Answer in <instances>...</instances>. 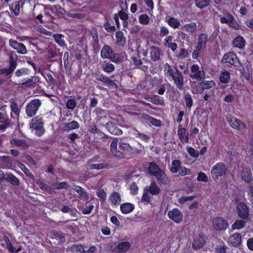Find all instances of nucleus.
<instances>
[{
  "instance_id": "864d4df0",
  "label": "nucleus",
  "mask_w": 253,
  "mask_h": 253,
  "mask_svg": "<svg viewBox=\"0 0 253 253\" xmlns=\"http://www.w3.org/2000/svg\"><path fill=\"white\" fill-rule=\"evenodd\" d=\"M215 84L213 81H203L201 83L203 89L211 88L215 86Z\"/></svg>"
},
{
  "instance_id": "dca6fc26",
  "label": "nucleus",
  "mask_w": 253,
  "mask_h": 253,
  "mask_svg": "<svg viewBox=\"0 0 253 253\" xmlns=\"http://www.w3.org/2000/svg\"><path fill=\"white\" fill-rule=\"evenodd\" d=\"M17 63L16 60L10 56L9 60V67L8 68H4L0 70L1 74L7 76L10 75L16 69Z\"/></svg>"
},
{
  "instance_id": "13d9d810",
  "label": "nucleus",
  "mask_w": 253,
  "mask_h": 253,
  "mask_svg": "<svg viewBox=\"0 0 253 253\" xmlns=\"http://www.w3.org/2000/svg\"><path fill=\"white\" fill-rule=\"evenodd\" d=\"M19 168L25 173V174L30 178L33 177V175L30 172V170L26 167V166L21 163L18 164Z\"/></svg>"
},
{
  "instance_id": "0e129e2a",
  "label": "nucleus",
  "mask_w": 253,
  "mask_h": 253,
  "mask_svg": "<svg viewBox=\"0 0 253 253\" xmlns=\"http://www.w3.org/2000/svg\"><path fill=\"white\" fill-rule=\"evenodd\" d=\"M76 101L74 99H70L67 101L66 103V106L67 109L73 110L76 106Z\"/></svg>"
},
{
  "instance_id": "49530a36",
  "label": "nucleus",
  "mask_w": 253,
  "mask_h": 253,
  "mask_svg": "<svg viewBox=\"0 0 253 253\" xmlns=\"http://www.w3.org/2000/svg\"><path fill=\"white\" fill-rule=\"evenodd\" d=\"M176 70L178 69L176 68L172 69L168 63H166L164 65V71L167 76L171 77L176 72Z\"/></svg>"
},
{
  "instance_id": "774afa93",
  "label": "nucleus",
  "mask_w": 253,
  "mask_h": 253,
  "mask_svg": "<svg viewBox=\"0 0 253 253\" xmlns=\"http://www.w3.org/2000/svg\"><path fill=\"white\" fill-rule=\"evenodd\" d=\"M248 194L250 201L253 203V183H251L248 188Z\"/></svg>"
},
{
  "instance_id": "cd10ccee",
  "label": "nucleus",
  "mask_w": 253,
  "mask_h": 253,
  "mask_svg": "<svg viewBox=\"0 0 253 253\" xmlns=\"http://www.w3.org/2000/svg\"><path fill=\"white\" fill-rule=\"evenodd\" d=\"M13 147H19L23 149H26L29 147V145L24 139H20L12 138L10 142Z\"/></svg>"
},
{
  "instance_id": "a211bd4d",
  "label": "nucleus",
  "mask_w": 253,
  "mask_h": 253,
  "mask_svg": "<svg viewBox=\"0 0 253 253\" xmlns=\"http://www.w3.org/2000/svg\"><path fill=\"white\" fill-rule=\"evenodd\" d=\"M95 78L97 81L103 83L113 88L117 89L118 87L117 84L113 81L102 74L96 75Z\"/></svg>"
},
{
  "instance_id": "f3484780",
  "label": "nucleus",
  "mask_w": 253,
  "mask_h": 253,
  "mask_svg": "<svg viewBox=\"0 0 253 253\" xmlns=\"http://www.w3.org/2000/svg\"><path fill=\"white\" fill-rule=\"evenodd\" d=\"M177 136L180 141L184 143H188L189 141V136L188 133H186V129L183 127L181 125L178 126L177 130Z\"/></svg>"
},
{
  "instance_id": "a18cd8bd",
  "label": "nucleus",
  "mask_w": 253,
  "mask_h": 253,
  "mask_svg": "<svg viewBox=\"0 0 253 253\" xmlns=\"http://www.w3.org/2000/svg\"><path fill=\"white\" fill-rule=\"evenodd\" d=\"M116 37L117 42L120 45L123 46L126 44V41L122 32H117L116 33Z\"/></svg>"
},
{
  "instance_id": "37998d69",
  "label": "nucleus",
  "mask_w": 253,
  "mask_h": 253,
  "mask_svg": "<svg viewBox=\"0 0 253 253\" xmlns=\"http://www.w3.org/2000/svg\"><path fill=\"white\" fill-rule=\"evenodd\" d=\"M10 108L11 110V117L13 118H18L19 115L20 111L18 109L17 104L14 102H11Z\"/></svg>"
},
{
  "instance_id": "393cba45",
  "label": "nucleus",
  "mask_w": 253,
  "mask_h": 253,
  "mask_svg": "<svg viewBox=\"0 0 253 253\" xmlns=\"http://www.w3.org/2000/svg\"><path fill=\"white\" fill-rule=\"evenodd\" d=\"M208 36L205 33H202L199 36L197 46L198 50H201L206 47L208 42Z\"/></svg>"
},
{
  "instance_id": "1a4fd4ad",
  "label": "nucleus",
  "mask_w": 253,
  "mask_h": 253,
  "mask_svg": "<svg viewBox=\"0 0 253 253\" xmlns=\"http://www.w3.org/2000/svg\"><path fill=\"white\" fill-rule=\"evenodd\" d=\"M9 45L20 54H26L28 50L26 46L22 43L18 42L17 41L10 39L9 41Z\"/></svg>"
},
{
  "instance_id": "2f4dec72",
  "label": "nucleus",
  "mask_w": 253,
  "mask_h": 253,
  "mask_svg": "<svg viewBox=\"0 0 253 253\" xmlns=\"http://www.w3.org/2000/svg\"><path fill=\"white\" fill-rule=\"evenodd\" d=\"M73 189L79 194L80 197L82 199H88V196L86 191L81 186L74 185L73 187Z\"/></svg>"
},
{
  "instance_id": "6e6552de",
  "label": "nucleus",
  "mask_w": 253,
  "mask_h": 253,
  "mask_svg": "<svg viewBox=\"0 0 253 253\" xmlns=\"http://www.w3.org/2000/svg\"><path fill=\"white\" fill-rule=\"evenodd\" d=\"M222 61L237 67H239L241 65L236 54L233 52H229L224 54L222 58Z\"/></svg>"
},
{
  "instance_id": "4c0bfd02",
  "label": "nucleus",
  "mask_w": 253,
  "mask_h": 253,
  "mask_svg": "<svg viewBox=\"0 0 253 253\" xmlns=\"http://www.w3.org/2000/svg\"><path fill=\"white\" fill-rule=\"evenodd\" d=\"M241 176L242 179L246 183H249L252 180V174L251 171L247 169L242 170Z\"/></svg>"
},
{
  "instance_id": "6e6d98bb",
  "label": "nucleus",
  "mask_w": 253,
  "mask_h": 253,
  "mask_svg": "<svg viewBox=\"0 0 253 253\" xmlns=\"http://www.w3.org/2000/svg\"><path fill=\"white\" fill-rule=\"evenodd\" d=\"M210 0H196L195 3L198 7L203 8L209 5Z\"/></svg>"
},
{
  "instance_id": "473e14b6",
  "label": "nucleus",
  "mask_w": 253,
  "mask_h": 253,
  "mask_svg": "<svg viewBox=\"0 0 253 253\" xmlns=\"http://www.w3.org/2000/svg\"><path fill=\"white\" fill-rule=\"evenodd\" d=\"M245 44V40L242 36L236 37L232 42V45L234 47H238L240 49L243 48Z\"/></svg>"
},
{
  "instance_id": "9b49d317",
  "label": "nucleus",
  "mask_w": 253,
  "mask_h": 253,
  "mask_svg": "<svg viewBox=\"0 0 253 253\" xmlns=\"http://www.w3.org/2000/svg\"><path fill=\"white\" fill-rule=\"evenodd\" d=\"M197 29V23L194 22L185 24L181 26V31L191 35H196Z\"/></svg>"
},
{
  "instance_id": "338daca9",
  "label": "nucleus",
  "mask_w": 253,
  "mask_h": 253,
  "mask_svg": "<svg viewBox=\"0 0 253 253\" xmlns=\"http://www.w3.org/2000/svg\"><path fill=\"white\" fill-rule=\"evenodd\" d=\"M6 247L7 249L11 253H18L21 251L22 248L21 246H19L17 249L15 248L12 245L11 242L9 243V244L7 245Z\"/></svg>"
},
{
  "instance_id": "c9c22d12",
  "label": "nucleus",
  "mask_w": 253,
  "mask_h": 253,
  "mask_svg": "<svg viewBox=\"0 0 253 253\" xmlns=\"http://www.w3.org/2000/svg\"><path fill=\"white\" fill-rule=\"evenodd\" d=\"M172 37L169 36L167 37L164 40V45L169 48H170L173 51H175L177 48V44L176 43L172 42Z\"/></svg>"
},
{
  "instance_id": "bb28decb",
  "label": "nucleus",
  "mask_w": 253,
  "mask_h": 253,
  "mask_svg": "<svg viewBox=\"0 0 253 253\" xmlns=\"http://www.w3.org/2000/svg\"><path fill=\"white\" fill-rule=\"evenodd\" d=\"M105 127L108 130L110 133L114 135H121L123 133V131L116 127L112 122H109L105 125Z\"/></svg>"
},
{
  "instance_id": "39448f33",
  "label": "nucleus",
  "mask_w": 253,
  "mask_h": 253,
  "mask_svg": "<svg viewBox=\"0 0 253 253\" xmlns=\"http://www.w3.org/2000/svg\"><path fill=\"white\" fill-rule=\"evenodd\" d=\"M30 128L34 130L35 133L38 135H42L44 131L43 127V120L39 117H36L32 119L30 124Z\"/></svg>"
},
{
  "instance_id": "603ef678",
  "label": "nucleus",
  "mask_w": 253,
  "mask_h": 253,
  "mask_svg": "<svg viewBox=\"0 0 253 253\" xmlns=\"http://www.w3.org/2000/svg\"><path fill=\"white\" fill-rule=\"evenodd\" d=\"M10 9L12 10L16 16L20 14V4L19 1L14 2L11 5Z\"/></svg>"
},
{
  "instance_id": "4468645a",
  "label": "nucleus",
  "mask_w": 253,
  "mask_h": 253,
  "mask_svg": "<svg viewBox=\"0 0 253 253\" xmlns=\"http://www.w3.org/2000/svg\"><path fill=\"white\" fill-rule=\"evenodd\" d=\"M144 168L148 174L153 176L161 169L159 165L154 162L146 163Z\"/></svg>"
},
{
  "instance_id": "5701e85b",
  "label": "nucleus",
  "mask_w": 253,
  "mask_h": 253,
  "mask_svg": "<svg viewBox=\"0 0 253 253\" xmlns=\"http://www.w3.org/2000/svg\"><path fill=\"white\" fill-rule=\"evenodd\" d=\"M163 55L162 51L158 47L152 46L150 50V57L154 61H157L160 59V56Z\"/></svg>"
},
{
  "instance_id": "3c124183",
  "label": "nucleus",
  "mask_w": 253,
  "mask_h": 253,
  "mask_svg": "<svg viewBox=\"0 0 253 253\" xmlns=\"http://www.w3.org/2000/svg\"><path fill=\"white\" fill-rule=\"evenodd\" d=\"M102 68L104 72L106 73H111L114 70L115 67L112 63L109 62H104L102 65Z\"/></svg>"
},
{
  "instance_id": "c85d7f7f",
  "label": "nucleus",
  "mask_w": 253,
  "mask_h": 253,
  "mask_svg": "<svg viewBox=\"0 0 253 253\" xmlns=\"http://www.w3.org/2000/svg\"><path fill=\"white\" fill-rule=\"evenodd\" d=\"M229 242L234 247H238L241 243V236L236 233L231 235L229 238Z\"/></svg>"
},
{
  "instance_id": "c03bdc74",
  "label": "nucleus",
  "mask_w": 253,
  "mask_h": 253,
  "mask_svg": "<svg viewBox=\"0 0 253 253\" xmlns=\"http://www.w3.org/2000/svg\"><path fill=\"white\" fill-rule=\"evenodd\" d=\"M130 244L128 242H123L120 243L117 247L118 251L124 253L126 252L130 248Z\"/></svg>"
},
{
  "instance_id": "6ab92c4d",
  "label": "nucleus",
  "mask_w": 253,
  "mask_h": 253,
  "mask_svg": "<svg viewBox=\"0 0 253 253\" xmlns=\"http://www.w3.org/2000/svg\"><path fill=\"white\" fill-rule=\"evenodd\" d=\"M118 139L116 138L113 139L110 145V149L113 155L119 158H125V155L117 149Z\"/></svg>"
},
{
  "instance_id": "b1692460",
  "label": "nucleus",
  "mask_w": 253,
  "mask_h": 253,
  "mask_svg": "<svg viewBox=\"0 0 253 253\" xmlns=\"http://www.w3.org/2000/svg\"><path fill=\"white\" fill-rule=\"evenodd\" d=\"M141 118L146 121H147L148 123H150L154 126L157 127H160L162 126V122L157 120L146 114H143L141 115Z\"/></svg>"
},
{
  "instance_id": "f03ea898",
  "label": "nucleus",
  "mask_w": 253,
  "mask_h": 253,
  "mask_svg": "<svg viewBox=\"0 0 253 253\" xmlns=\"http://www.w3.org/2000/svg\"><path fill=\"white\" fill-rule=\"evenodd\" d=\"M101 57L103 59L108 58L115 63H120L121 62V59L118 55L115 53L112 48L108 45H104L101 51Z\"/></svg>"
},
{
  "instance_id": "58836bf2",
  "label": "nucleus",
  "mask_w": 253,
  "mask_h": 253,
  "mask_svg": "<svg viewBox=\"0 0 253 253\" xmlns=\"http://www.w3.org/2000/svg\"><path fill=\"white\" fill-rule=\"evenodd\" d=\"M167 22L169 25L173 29H178L181 26L180 21L173 17H170L167 20Z\"/></svg>"
},
{
  "instance_id": "c756f323",
  "label": "nucleus",
  "mask_w": 253,
  "mask_h": 253,
  "mask_svg": "<svg viewBox=\"0 0 253 253\" xmlns=\"http://www.w3.org/2000/svg\"><path fill=\"white\" fill-rule=\"evenodd\" d=\"M224 16H219L220 17V21L221 23L226 24L228 25L232 20L234 19V17L228 11L224 10L223 11Z\"/></svg>"
},
{
  "instance_id": "72a5a7b5",
  "label": "nucleus",
  "mask_w": 253,
  "mask_h": 253,
  "mask_svg": "<svg viewBox=\"0 0 253 253\" xmlns=\"http://www.w3.org/2000/svg\"><path fill=\"white\" fill-rule=\"evenodd\" d=\"M121 211L124 214H127L131 212L134 209V206L129 203H123L121 205Z\"/></svg>"
},
{
  "instance_id": "20e7f679",
  "label": "nucleus",
  "mask_w": 253,
  "mask_h": 253,
  "mask_svg": "<svg viewBox=\"0 0 253 253\" xmlns=\"http://www.w3.org/2000/svg\"><path fill=\"white\" fill-rule=\"evenodd\" d=\"M41 104L42 102L39 99H35L31 101L26 107V115L29 117L34 116Z\"/></svg>"
},
{
  "instance_id": "052dcab7",
  "label": "nucleus",
  "mask_w": 253,
  "mask_h": 253,
  "mask_svg": "<svg viewBox=\"0 0 253 253\" xmlns=\"http://www.w3.org/2000/svg\"><path fill=\"white\" fill-rule=\"evenodd\" d=\"M139 22L143 25H147L150 22L149 16L146 14H143L139 17Z\"/></svg>"
},
{
  "instance_id": "7c9ffc66",
  "label": "nucleus",
  "mask_w": 253,
  "mask_h": 253,
  "mask_svg": "<svg viewBox=\"0 0 253 253\" xmlns=\"http://www.w3.org/2000/svg\"><path fill=\"white\" fill-rule=\"evenodd\" d=\"M205 243V240L202 237L200 236L196 237L192 243V247L194 249H200L204 246Z\"/></svg>"
},
{
  "instance_id": "e433bc0d",
  "label": "nucleus",
  "mask_w": 253,
  "mask_h": 253,
  "mask_svg": "<svg viewBox=\"0 0 253 253\" xmlns=\"http://www.w3.org/2000/svg\"><path fill=\"white\" fill-rule=\"evenodd\" d=\"M88 168L87 169H107L109 168V165L108 164H106L105 163H101L98 164H88L87 165Z\"/></svg>"
},
{
  "instance_id": "a878e982",
  "label": "nucleus",
  "mask_w": 253,
  "mask_h": 253,
  "mask_svg": "<svg viewBox=\"0 0 253 253\" xmlns=\"http://www.w3.org/2000/svg\"><path fill=\"white\" fill-rule=\"evenodd\" d=\"M119 148L123 151L128 152H133L138 153L139 150L138 149L133 148L131 147L129 143L121 141L119 143Z\"/></svg>"
},
{
  "instance_id": "423d86ee",
  "label": "nucleus",
  "mask_w": 253,
  "mask_h": 253,
  "mask_svg": "<svg viewBox=\"0 0 253 253\" xmlns=\"http://www.w3.org/2000/svg\"><path fill=\"white\" fill-rule=\"evenodd\" d=\"M211 223L213 229L218 231L225 230L228 226L227 220L222 217L213 218Z\"/></svg>"
},
{
  "instance_id": "ddd939ff",
  "label": "nucleus",
  "mask_w": 253,
  "mask_h": 253,
  "mask_svg": "<svg viewBox=\"0 0 253 253\" xmlns=\"http://www.w3.org/2000/svg\"><path fill=\"white\" fill-rule=\"evenodd\" d=\"M153 176L156 178L160 184L167 185L170 182V180L164 170L160 169Z\"/></svg>"
},
{
  "instance_id": "680f3d73",
  "label": "nucleus",
  "mask_w": 253,
  "mask_h": 253,
  "mask_svg": "<svg viewBox=\"0 0 253 253\" xmlns=\"http://www.w3.org/2000/svg\"><path fill=\"white\" fill-rule=\"evenodd\" d=\"M52 9L56 12L57 15L59 17L62 16L65 12L64 9H63L59 5H54L52 7Z\"/></svg>"
},
{
  "instance_id": "09e8293b",
  "label": "nucleus",
  "mask_w": 253,
  "mask_h": 253,
  "mask_svg": "<svg viewBox=\"0 0 253 253\" xmlns=\"http://www.w3.org/2000/svg\"><path fill=\"white\" fill-rule=\"evenodd\" d=\"M230 79V74L226 71L222 72L219 76L220 81L223 83H227Z\"/></svg>"
},
{
  "instance_id": "a19ab883",
  "label": "nucleus",
  "mask_w": 253,
  "mask_h": 253,
  "mask_svg": "<svg viewBox=\"0 0 253 253\" xmlns=\"http://www.w3.org/2000/svg\"><path fill=\"white\" fill-rule=\"evenodd\" d=\"M80 126L79 124L75 121L65 124L64 129L65 131H69L71 130L78 128Z\"/></svg>"
},
{
  "instance_id": "7ed1b4c3",
  "label": "nucleus",
  "mask_w": 253,
  "mask_h": 253,
  "mask_svg": "<svg viewBox=\"0 0 253 253\" xmlns=\"http://www.w3.org/2000/svg\"><path fill=\"white\" fill-rule=\"evenodd\" d=\"M191 73L189 77L198 81H201L205 78L206 73L203 67H199L197 64H193L190 68Z\"/></svg>"
},
{
  "instance_id": "f8f14e48",
  "label": "nucleus",
  "mask_w": 253,
  "mask_h": 253,
  "mask_svg": "<svg viewBox=\"0 0 253 253\" xmlns=\"http://www.w3.org/2000/svg\"><path fill=\"white\" fill-rule=\"evenodd\" d=\"M179 89H183L184 85L183 76L178 70H176V72L171 77Z\"/></svg>"
},
{
  "instance_id": "9d476101",
  "label": "nucleus",
  "mask_w": 253,
  "mask_h": 253,
  "mask_svg": "<svg viewBox=\"0 0 253 253\" xmlns=\"http://www.w3.org/2000/svg\"><path fill=\"white\" fill-rule=\"evenodd\" d=\"M168 217L177 224L181 223L183 219V214L180 211L174 208L168 211Z\"/></svg>"
},
{
  "instance_id": "412c9836",
  "label": "nucleus",
  "mask_w": 253,
  "mask_h": 253,
  "mask_svg": "<svg viewBox=\"0 0 253 253\" xmlns=\"http://www.w3.org/2000/svg\"><path fill=\"white\" fill-rule=\"evenodd\" d=\"M231 127L239 130H243L245 129V125L239 119L235 117H232L228 120Z\"/></svg>"
},
{
  "instance_id": "ea45409f",
  "label": "nucleus",
  "mask_w": 253,
  "mask_h": 253,
  "mask_svg": "<svg viewBox=\"0 0 253 253\" xmlns=\"http://www.w3.org/2000/svg\"><path fill=\"white\" fill-rule=\"evenodd\" d=\"M181 166V162L178 160H174L171 163L170 171L172 173L177 172Z\"/></svg>"
},
{
  "instance_id": "bf43d9fd",
  "label": "nucleus",
  "mask_w": 253,
  "mask_h": 253,
  "mask_svg": "<svg viewBox=\"0 0 253 253\" xmlns=\"http://www.w3.org/2000/svg\"><path fill=\"white\" fill-rule=\"evenodd\" d=\"M184 100L187 107L190 109L193 105V100L191 95L189 93L184 95Z\"/></svg>"
},
{
  "instance_id": "79ce46f5",
  "label": "nucleus",
  "mask_w": 253,
  "mask_h": 253,
  "mask_svg": "<svg viewBox=\"0 0 253 253\" xmlns=\"http://www.w3.org/2000/svg\"><path fill=\"white\" fill-rule=\"evenodd\" d=\"M0 160L2 162L3 166L4 168L10 169L12 166V163L10 157L2 156L0 157Z\"/></svg>"
},
{
  "instance_id": "5fc2aeb1",
  "label": "nucleus",
  "mask_w": 253,
  "mask_h": 253,
  "mask_svg": "<svg viewBox=\"0 0 253 253\" xmlns=\"http://www.w3.org/2000/svg\"><path fill=\"white\" fill-rule=\"evenodd\" d=\"M178 171V175L181 176H184L186 175H190L192 174V170L185 167L181 166Z\"/></svg>"
},
{
  "instance_id": "2eb2a0df",
  "label": "nucleus",
  "mask_w": 253,
  "mask_h": 253,
  "mask_svg": "<svg viewBox=\"0 0 253 253\" xmlns=\"http://www.w3.org/2000/svg\"><path fill=\"white\" fill-rule=\"evenodd\" d=\"M238 215L243 219H247L249 216L248 206L244 203H240L237 207Z\"/></svg>"
},
{
  "instance_id": "aec40b11",
  "label": "nucleus",
  "mask_w": 253,
  "mask_h": 253,
  "mask_svg": "<svg viewBox=\"0 0 253 253\" xmlns=\"http://www.w3.org/2000/svg\"><path fill=\"white\" fill-rule=\"evenodd\" d=\"M145 189L152 196L158 195L161 192V188L154 181L151 182L150 186H146Z\"/></svg>"
},
{
  "instance_id": "4be33fe9",
  "label": "nucleus",
  "mask_w": 253,
  "mask_h": 253,
  "mask_svg": "<svg viewBox=\"0 0 253 253\" xmlns=\"http://www.w3.org/2000/svg\"><path fill=\"white\" fill-rule=\"evenodd\" d=\"M108 201L113 206H117L119 205L121 202V194L117 192H113L110 194Z\"/></svg>"
},
{
  "instance_id": "0eeeda50",
  "label": "nucleus",
  "mask_w": 253,
  "mask_h": 253,
  "mask_svg": "<svg viewBox=\"0 0 253 253\" xmlns=\"http://www.w3.org/2000/svg\"><path fill=\"white\" fill-rule=\"evenodd\" d=\"M227 169L222 163H217L211 169V175L213 178L217 179L219 176L226 174Z\"/></svg>"
},
{
  "instance_id": "f704fd0d",
  "label": "nucleus",
  "mask_w": 253,
  "mask_h": 253,
  "mask_svg": "<svg viewBox=\"0 0 253 253\" xmlns=\"http://www.w3.org/2000/svg\"><path fill=\"white\" fill-rule=\"evenodd\" d=\"M5 180L13 185L18 186L20 184L19 180L10 172L6 173Z\"/></svg>"
},
{
  "instance_id": "69168bd1",
  "label": "nucleus",
  "mask_w": 253,
  "mask_h": 253,
  "mask_svg": "<svg viewBox=\"0 0 253 253\" xmlns=\"http://www.w3.org/2000/svg\"><path fill=\"white\" fill-rule=\"evenodd\" d=\"M52 235L53 237L56 239H58L61 243H64L65 239L63 235L56 231H53Z\"/></svg>"
},
{
  "instance_id": "e2e57ef3",
  "label": "nucleus",
  "mask_w": 253,
  "mask_h": 253,
  "mask_svg": "<svg viewBox=\"0 0 253 253\" xmlns=\"http://www.w3.org/2000/svg\"><path fill=\"white\" fill-rule=\"evenodd\" d=\"M226 247L223 243H220L216 245L214 249L216 253H226Z\"/></svg>"
},
{
  "instance_id": "f257e3e1",
  "label": "nucleus",
  "mask_w": 253,
  "mask_h": 253,
  "mask_svg": "<svg viewBox=\"0 0 253 253\" xmlns=\"http://www.w3.org/2000/svg\"><path fill=\"white\" fill-rule=\"evenodd\" d=\"M29 73L30 70L28 68H22L17 69L15 73V77L18 78H24L17 84L27 87L34 86L36 80L34 76H31L30 78H24L27 75H28Z\"/></svg>"
},
{
  "instance_id": "8fccbe9b",
  "label": "nucleus",
  "mask_w": 253,
  "mask_h": 253,
  "mask_svg": "<svg viewBox=\"0 0 253 253\" xmlns=\"http://www.w3.org/2000/svg\"><path fill=\"white\" fill-rule=\"evenodd\" d=\"M246 225V222L243 220H236L232 225V230H240Z\"/></svg>"
},
{
  "instance_id": "4d7b16f0",
  "label": "nucleus",
  "mask_w": 253,
  "mask_h": 253,
  "mask_svg": "<svg viewBox=\"0 0 253 253\" xmlns=\"http://www.w3.org/2000/svg\"><path fill=\"white\" fill-rule=\"evenodd\" d=\"M186 149L187 150L188 154L190 155L191 157L195 158H197L198 157V151L196 150L193 147L188 146L186 147Z\"/></svg>"
},
{
  "instance_id": "de8ad7c7",
  "label": "nucleus",
  "mask_w": 253,
  "mask_h": 253,
  "mask_svg": "<svg viewBox=\"0 0 253 253\" xmlns=\"http://www.w3.org/2000/svg\"><path fill=\"white\" fill-rule=\"evenodd\" d=\"M55 41L61 46H64L66 45L65 42L63 39L64 36L62 34H56L53 35Z\"/></svg>"
}]
</instances>
